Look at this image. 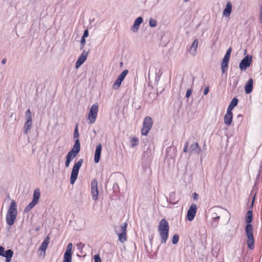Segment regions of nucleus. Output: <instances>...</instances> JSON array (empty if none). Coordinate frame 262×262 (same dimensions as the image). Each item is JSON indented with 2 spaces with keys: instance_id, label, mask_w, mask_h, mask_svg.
<instances>
[{
  "instance_id": "393cba45",
  "label": "nucleus",
  "mask_w": 262,
  "mask_h": 262,
  "mask_svg": "<svg viewBox=\"0 0 262 262\" xmlns=\"http://www.w3.org/2000/svg\"><path fill=\"white\" fill-rule=\"evenodd\" d=\"M252 211L249 210L247 212L246 216V222L247 223V225L250 224L252 221Z\"/></svg>"
},
{
  "instance_id": "f257e3e1",
  "label": "nucleus",
  "mask_w": 262,
  "mask_h": 262,
  "mask_svg": "<svg viewBox=\"0 0 262 262\" xmlns=\"http://www.w3.org/2000/svg\"><path fill=\"white\" fill-rule=\"evenodd\" d=\"M169 231V223L166 219H162L158 226V231L161 238V244H165L168 238Z\"/></svg>"
},
{
  "instance_id": "c9c22d12",
  "label": "nucleus",
  "mask_w": 262,
  "mask_h": 262,
  "mask_svg": "<svg viewBox=\"0 0 262 262\" xmlns=\"http://www.w3.org/2000/svg\"><path fill=\"white\" fill-rule=\"evenodd\" d=\"M26 117L27 119H32L31 112L30 109H28L26 112Z\"/></svg>"
},
{
  "instance_id": "2eb2a0df",
  "label": "nucleus",
  "mask_w": 262,
  "mask_h": 262,
  "mask_svg": "<svg viewBox=\"0 0 262 262\" xmlns=\"http://www.w3.org/2000/svg\"><path fill=\"white\" fill-rule=\"evenodd\" d=\"M143 19L142 17H139L136 19L134 25L131 28V30L134 32H137L139 29L140 25L143 22Z\"/></svg>"
},
{
  "instance_id": "7c9ffc66",
  "label": "nucleus",
  "mask_w": 262,
  "mask_h": 262,
  "mask_svg": "<svg viewBox=\"0 0 262 262\" xmlns=\"http://www.w3.org/2000/svg\"><path fill=\"white\" fill-rule=\"evenodd\" d=\"M231 53V48H229L228 49V50L227 51L224 57V59L229 60Z\"/></svg>"
},
{
  "instance_id": "a211bd4d",
  "label": "nucleus",
  "mask_w": 262,
  "mask_h": 262,
  "mask_svg": "<svg viewBox=\"0 0 262 262\" xmlns=\"http://www.w3.org/2000/svg\"><path fill=\"white\" fill-rule=\"evenodd\" d=\"M253 81L252 78L249 79L245 86V90L246 94H250L253 90Z\"/></svg>"
},
{
  "instance_id": "ddd939ff",
  "label": "nucleus",
  "mask_w": 262,
  "mask_h": 262,
  "mask_svg": "<svg viewBox=\"0 0 262 262\" xmlns=\"http://www.w3.org/2000/svg\"><path fill=\"white\" fill-rule=\"evenodd\" d=\"M80 149V144L79 139H76L75 144L72 149L68 153L70 155L74 157L75 158L77 156L79 153Z\"/></svg>"
},
{
  "instance_id": "c756f323",
  "label": "nucleus",
  "mask_w": 262,
  "mask_h": 262,
  "mask_svg": "<svg viewBox=\"0 0 262 262\" xmlns=\"http://www.w3.org/2000/svg\"><path fill=\"white\" fill-rule=\"evenodd\" d=\"M139 144V140L137 137H133L132 140V145L133 147L136 146Z\"/></svg>"
},
{
  "instance_id": "c03bdc74",
  "label": "nucleus",
  "mask_w": 262,
  "mask_h": 262,
  "mask_svg": "<svg viewBox=\"0 0 262 262\" xmlns=\"http://www.w3.org/2000/svg\"><path fill=\"white\" fill-rule=\"evenodd\" d=\"M208 92H209V87H208V86H207V87H206V88L205 89V90H204V94L205 95H206L208 93Z\"/></svg>"
},
{
  "instance_id": "4be33fe9",
  "label": "nucleus",
  "mask_w": 262,
  "mask_h": 262,
  "mask_svg": "<svg viewBox=\"0 0 262 262\" xmlns=\"http://www.w3.org/2000/svg\"><path fill=\"white\" fill-rule=\"evenodd\" d=\"M50 242V239L49 236H47L43 241V242L42 243L41 246L39 247V250L43 251L45 252L48 244Z\"/></svg>"
},
{
  "instance_id": "37998d69",
  "label": "nucleus",
  "mask_w": 262,
  "mask_h": 262,
  "mask_svg": "<svg viewBox=\"0 0 262 262\" xmlns=\"http://www.w3.org/2000/svg\"><path fill=\"white\" fill-rule=\"evenodd\" d=\"M81 43L82 46V47H83L85 44V38H83L82 37L81 39Z\"/></svg>"
},
{
  "instance_id": "09e8293b",
  "label": "nucleus",
  "mask_w": 262,
  "mask_h": 262,
  "mask_svg": "<svg viewBox=\"0 0 262 262\" xmlns=\"http://www.w3.org/2000/svg\"><path fill=\"white\" fill-rule=\"evenodd\" d=\"M220 219V217H219V216H217V217H216V219Z\"/></svg>"
},
{
  "instance_id": "f704fd0d",
  "label": "nucleus",
  "mask_w": 262,
  "mask_h": 262,
  "mask_svg": "<svg viewBox=\"0 0 262 262\" xmlns=\"http://www.w3.org/2000/svg\"><path fill=\"white\" fill-rule=\"evenodd\" d=\"M149 25L151 27H155L157 26V21L154 19L150 18L149 20Z\"/></svg>"
},
{
  "instance_id": "1a4fd4ad",
  "label": "nucleus",
  "mask_w": 262,
  "mask_h": 262,
  "mask_svg": "<svg viewBox=\"0 0 262 262\" xmlns=\"http://www.w3.org/2000/svg\"><path fill=\"white\" fill-rule=\"evenodd\" d=\"M73 245L72 243H69L66 250V252L63 255V260L62 262H72V250Z\"/></svg>"
},
{
  "instance_id": "2f4dec72",
  "label": "nucleus",
  "mask_w": 262,
  "mask_h": 262,
  "mask_svg": "<svg viewBox=\"0 0 262 262\" xmlns=\"http://www.w3.org/2000/svg\"><path fill=\"white\" fill-rule=\"evenodd\" d=\"M179 240V236L178 234H174L172 239V243L175 245L177 244Z\"/></svg>"
},
{
  "instance_id": "4468645a",
  "label": "nucleus",
  "mask_w": 262,
  "mask_h": 262,
  "mask_svg": "<svg viewBox=\"0 0 262 262\" xmlns=\"http://www.w3.org/2000/svg\"><path fill=\"white\" fill-rule=\"evenodd\" d=\"M88 56V53L83 51L80 56L78 57L76 62V68H79L86 60Z\"/></svg>"
},
{
  "instance_id": "b1692460",
  "label": "nucleus",
  "mask_w": 262,
  "mask_h": 262,
  "mask_svg": "<svg viewBox=\"0 0 262 262\" xmlns=\"http://www.w3.org/2000/svg\"><path fill=\"white\" fill-rule=\"evenodd\" d=\"M32 125V119H27V121L25 124V133L27 134V132L31 129Z\"/></svg>"
},
{
  "instance_id": "58836bf2",
  "label": "nucleus",
  "mask_w": 262,
  "mask_h": 262,
  "mask_svg": "<svg viewBox=\"0 0 262 262\" xmlns=\"http://www.w3.org/2000/svg\"><path fill=\"white\" fill-rule=\"evenodd\" d=\"M192 93V90L191 89H189L187 90L186 94V97L187 98H189L190 96V95H191Z\"/></svg>"
},
{
  "instance_id": "0eeeda50",
  "label": "nucleus",
  "mask_w": 262,
  "mask_h": 262,
  "mask_svg": "<svg viewBox=\"0 0 262 262\" xmlns=\"http://www.w3.org/2000/svg\"><path fill=\"white\" fill-rule=\"evenodd\" d=\"M40 195V192L39 189H35L33 193V200L32 202L29 203L26 207V211H29L31 210L37 204Z\"/></svg>"
},
{
  "instance_id": "bb28decb",
  "label": "nucleus",
  "mask_w": 262,
  "mask_h": 262,
  "mask_svg": "<svg viewBox=\"0 0 262 262\" xmlns=\"http://www.w3.org/2000/svg\"><path fill=\"white\" fill-rule=\"evenodd\" d=\"M75 157L70 155V154H67L66 157V161L65 163V166L66 167L69 166L70 163L72 159H73Z\"/></svg>"
},
{
  "instance_id": "a19ab883",
  "label": "nucleus",
  "mask_w": 262,
  "mask_h": 262,
  "mask_svg": "<svg viewBox=\"0 0 262 262\" xmlns=\"http://www.w3.org/2000/svg\"><path fill=\"white\" fill-rule=\"evenodd\" d=\"M88 35H89V31L88 30H85L84 32L82 37L86 38L88 36Z\"/></svg>"
},
{
  "instance_id": "f8f14e48",
  "label": "nucleus",
  "mask_w": 262,
  "mask_h": 262,
  "mask_svg": "<svg viewBox=\"0 0 262 262\" xmlns=\"http://www.w3.org/2000/svg\"><path fill=\"white\" fill-rule=\"evenodd\" d=\"M97 181L96 179L93 180L91 183V193L92 195V199L94 201H96L98 199V190L97 187Z\"/></svg>"
},
{
  "instance_id": "5701e85b",
  "label": "nucleus",
  "mask_w": 262,
  "mask_h": 262,
  "mask_svg": "<svg viewBox=\"0 0 262 262\" xmlns=\"http://www.w3.org/2000/svg\"><path fill=\"white\" fill-rule=\"evenodd\" d=\"M229 60H227V59H223L222 60V65H221V68H222V72L223 73H225L227 69H228V62H229Z\"/></svg>"
},
{
  "instance_id": "de8ad7c7",
  "label": "nucleus",
  "mask_w": 262,
  "mask_h": 262,
  "mask_svg": "<svg viewBox=\"0 0 262 262\" xmlns=\"http://www.w3.org/2000/svg\"><path fill=\"white\" fill-rule=\"evenodd\" d=\"M6 61H7V59L6 58H4L3 59L2 61V63L3 64H4L6 63Z\"/></svg>"
},
{
  "instance_id": "20e7f679",
  "label": "nucleus",
  "mask_w": 262,
  "mask_h": 262,
  "mask_svg": "<svg viewBox=\"0 0 262 262\" xmlns=\"http://www.w3.org/2000/svg\"><path fill=\"white\" fill-rule=\"evenodd\" d=\"M82 162L83 159H80L77 162L75 163L73 166L70 178V183L72 184L75 183L77 178L79 170L82 165Z\"/></svg>"
},
{
  "instance_id": "ea45409f",
  "label": "nucleus",
  "mask_w": 262,
  "mask_h": 262,
  "mask_svg": "<svg viewBox=\"0 0 262 262\" xmlns=\"http://www.w3.org/2000/svg\"><path fill=\"white\" fill-rule=\"evenodd\" d=\"M5 251L4 248L2 246H0V256H3Z\"/></svg>"
},
{
  "instance_id": "f3484780",
  "label": "nucleus",
  "mask_w": 262,
  "mask_h": 262,
  "mask_svg": "<svg viewBox=\"0 0 262 262\" xmlns=\"http://www.w3.org/2000/svg\"><path fill=\"white\" fill-rule=\"evenodd\" d=\"M232 5L230 2H227L226 7L223 10V15L225 17H229L232 11Z\"/></svg>"
},
{
  "instance_id": "49530a36",
  "label": "nucleus",
  "mask_w": 262,
  "mask_h": 262,
  "mask_svg": "<svg viewBox=\"0 0 262 262\" xmlns=\"http://www.w3.org/2000/svg\"><path fill=\"white\" fill-rule=\"evenodd\" d=\"M198 198H199L198 194L196 193H195V192L194 193H193V199L194 200H197L198 199Z\"/></svg>"
},
{
  "instance_id": "423d86ee",
  "label": "nucleus",
  "mask_w": 262,
  "mask_h": 262,
  "mask_svg": "<svg viewBox=\"0 0 262 262\" xmlns=\"http://www.w3.org/2000/svg\"><path fill=\"white\" fill-rule=\"evenodd\" d=\"M98 112V105L97 103H95L91 106L88 116L89 123L92 124L95 122Z\"/></svg>"
},
{
  "instance_id": "72a5a7b5",
  "label": "nucleus",
  "mask_w": 262,
  "mask_h": 262,
  "mask_svg": "<svg viewBox=\"0 0 262 262\" xmlns=\"http://www.w3.org/2000/svg\"><path fill=\"white\" fill-rule=\"evenodd\" d=\"M79 133L78 130V125H77L75 127L74 133V138L76 139H78L79 138Z\"/></svg>"
},
{
  "instance_id": "9b49d317",
  "label": "nucleus",
  "mask_w": 262,
  "mask_h": 262,
  "mask_svg": "<svg viewBox=\"0 0 262 262\" xmlns=\"http://www.w3.org/2000/svg\"><path fill=\"white\" fill-rule=\"evenodd\" d=\"M252 61V57L248 55L246 56L241 61L239 69L241 70H245L249 67Z\"/></svg>"
},
{
  "instance_id": "f03ea898",
  "label": "nucleus",
  "mask_w": 262,
  "mask_h": 262,
  "mask_svg": "<svg viewBox=\"0 0 262 262\" xmlns=\"http://www.w3.org/2000/svg\"><path fill=\"white\" fill-rule=\"evenodd\" d=\"M17 204L15 200H12L6 214V222L8 225H13L17 216Z\"/></svg>"
},
{
  "instance_id": "7ed1b4c3",
  "label": "nucleus",
  "mask_w": 262,
  "mask_h": 262,
  "mask_svg": "<svg viewBox=\"0 0 262 262\" xmlns=\"http://www.w3.org/2000/svg\"><path fill=\"white\" fill-rule=\"evenodd\" d=\"M245 231L247 237V244L248 247L250 250L254 248V239L253 235V227L251 224L247 225Z\"/></svg>"
},
{
  "instance_id": "6e6552de",
  "label": "nucleus",
  "mask_w": 262,
  "mask_h": 262,
  "mask_svg": "<svg viewBox=\"0 0 262 262\" xmlns=\"http://www.w3.org/2000/svg\"><path fill=\"white\" fill-rule=\"evenodd\" d=\"M127 223H124L121 225V233H118L119 241L123 243L127 240Z\"/></svg>"
},
{
  "instance_id": "dca6fc26",
  "label": "nucleus",
  "mask_w": 262,
  "mask_h": 262,
  "mask_svg": "<svg viewBox=\"0 0 262 262\" xmlns=\"http://www.w3.org/2000/svg\"><path fill=\"white\" fill-rule=\"evenodd\" d=\"M101 150L102 145L101 144H99L96 147L95 152L94 161L96 163H97L99 162Z\"/></svg>"
},
{
  "instance_id": "a878e982",
  "label": "nucleus",
  "mask_w": 262,
  "mask_h": 262,
  "mask_svg": "<svg viewBox=\"0 0 262 262\" xmlns=\"http://www.w3.org/2000/svg\"><path fill=\"white\" fill-rule=\"evenodd\" d=\"M191 151H195L197 150V153L199 154L201 151V149L199 147V144L197 142H195L191 144L190 146Z\"/></svg>"
},
{
  "instance_id": "a18cd8bd",
  "label": "nucleus",
  "mask_w": 262,
  "mask_h": 262,
  "mask_svg": "<svg viewBox=\"0 0 262 262\" xmlns=\"http://www.w3.org/2000/svg\"><path fill=\"white\" fill-rule=\"evenodd\" d=\"M259 19L260 23L262 24V7L260 8Z\"/></svg>"
},
{
  "instance_id": "aec40b11",
  "label": "nucleus",
  "mask_w": 262,
  "mask_h": 262,
  "mask_svg": "<svg viewBox=\"0 0 262 262\" xmlns=\"http://www.w3.org/2000/svg\"><path fill=\"white\" fill-rule=\"evenodd\" d=\"M233 115L232 113H227L225 114L224 118V123L227 125H230L231 124L233 120Z\"/></svg>"
},
{
  "instance_id": "473e14b6",
  "label": "nucleus",
  "mask_w": 262,
  "mask_h": 262,
  "mask_svg": "<svg viewBox=\"0 0 262 262\" xmlns=\"http://www.w3.org/2000/svg\"><path fill=\"white\" fill-rule=\"evenodd\" d=\"M238 103V99L236 98H234L230 102V104L231 105L233 106L234 107L237 105Z\"/></svg>"
},
{
  "instance_id": "79ce46f5",
  "label": "nucleus",
  "mask_w": 262,
  "mask_h": 262,
  "mask_svg": "<svg viewBox=\"0 0 262 262\" xmlns=\"http://www.w3.org/2000/svg\"><path fill=\"white\" fill-rule=\"evenodd\" d=\"M188 142H186L185 146H184V152H187L188 151Z\"/></svg>"
},
{
  "instance_id": "4c0bfd02",
  "label": "nucleus",
  "mask_w": 262,
  "mask_h": 262,
  "mask_svg": "<svg viewBox=\"0 0 262 262\" xmlns=\"http://www.w3.org/2000/svg\"><path fill=\"white\" fill-rule=\"evenodd\" d=\"M234 107L232 106V105H231L230 104H229V105L228 106V108H227V113H232V110L233 109Z\"/></svg>"
},
{
  "instance_id": "cd10ccee",
  "label": "nucleus",
  "mask_w": 262,
  "mask_h": 262,
  "mask_svg": "<svg viewBox=\"0 0 262 262\" xmlns=\"http://www.w3.org/2000/svg\"><path fill=\"white\" fill-rule=\"evenodd\" d=\"M122 82V80L118 77L113 84V88L114 89H118L120 86Z\"/></svg>"
},
{
  "instance_id": "e433bc0d",
  "label": "nucleus",
  "mask_w": 262,
  "mask_h": 262,
  "mask_svg": "<svg viewBox=\"0 0 262 262\" xmlns=\"http://www.w3.org/2000/svg\"><path fill=\"white\" fill-rule=\"evenodd\" d=\"M95 262H101V258L99 254L94 256Z\"/></svg>"
},
{
  "instance_id": "6ab92c4d",
  "label": "nucleus",
  "mask_w": 262,
  "mask_h": 262,
  "mask_svg": "<svg viewBox=\"0 0 262 262\" xmlns=\"http://www.w3.org/2000/svg\"><path fill=\"white\" fill-rule=\"evenodd\" d=\"M198 45L199 41L197 39H195L191 45L189 50V52L192 55L194 56L196 54Z\"/></svg>"
},
{
  "instance_id": "412c9836",
  "label": "nucleus",
  "mask_w": 262,
  "mask_h": 262,
  "mask_svg": "<svg viewBox=\"0 0 262 262\" xmlns=\"http://www.w3.org/2000/svg\"><path fill=\"white\" fill-rule=\"evenodd\" d=\"M13 255V251L11 250H6L4 254H3V256L6 257V262H10L11 260V258Z\"/></svg>"
},
{
  "instance_id": "c85d7f7f",
  "label": "nucleus",
  "mask_w": 262,
  "mask_h": 262,
  "mask_svg": "<svg viewBox=\"0 0 262 262\" xmlns=\"http://www.w3.org/2000/svg\"><path fill=\"white\" fill-rule=\"evenodd\" d=\"M128 72V71L127 70H124L118 76V78L123 81L127 74Z\"/></svg>"
},
{
  "instance_id": "9d476101",
  "label": "nucleus",
  "mask_w": 262,
  "mask_h": 262,
  "mask_svg": "<svg viewBox=\"0 0 262 262\" xmlns=\"http://www.w3.org/2000/svg\"><path fill=\"white\" fill-rule=\"evenodd\" d=\"M197 211V206L195 204H192L188 210L187 213V219L188 221H192Z\"/></svg>"
},
{
  "instance_id": "39448f33",
  "label": "nucleus",
  "mask_w": 262,
  "mask_h": 262,
  "mask_svg": "<svg viewBox=\"0 0 262 262\" xmlns=\"http://www.w3.org/2000/svg\"><path fill=\"white\" fill-rule=\"evenodd\" d=\"M153 125V121L150 117L145 118L143 122V127L141 129L142 135L146 136L151 128Z\"/></svg>"
}]
</instances>
